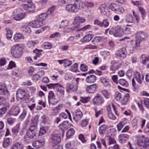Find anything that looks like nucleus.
<instances>
[{"label": "nucleus", "mask_w": 149, "mask_h": 149, "mask_svg": "<svg viewBox=\"0 0 149 149\" xmlns=\"http://www.w3.org/2000/svg\"><path fill=\"white\" fill-rule=\"evenodd\" d=\"M76 28L74 27V26L72 27H66L64 29V32L67 33H72L73 31L76 30Z\"/></svg>", "instance_id": "obj_50"}, {"label": "nucleus", "mask_w": 149, "mask_h": 149, "mask_svg": "<svg viewBox=\"0 0 149 149\" xmlns=\"http://www.w3.org/2000/svg\"><path fill=\"white\" fill-rule=\"evenodd\" d=\"M97 87V85L95 84L88 86L86 88V91L89 93H93L95 92Z\"/></svg>", "instance_id": "obj_16"}, {"label": "nucleus", "mask_w": 149, "mask_h": 149, "mask_svg": "<svg viewBox=\"0 0 149 149\" xmlns=\"http://www.w3.org/2000/svg\"><path fill=\"white\" fill-rule=\"evenodd\" d=\"M38 119L35 116L32 117L31 119L30 127H33L35 129H37V126Z\"/></svg>", "instance_id": "obj_23"}, {"label": "nucleus", "mask_w": 149, "mask_h": 149, "mask_svg": "<svg viewBox=\"0 0 149 149\" xmlns=\"http://www.w3.org/2000/svg\"><path fill=\"white\" fill-rule=\"evenodd\" d=\"M38 43V42L37 40H30L28 42L27 46L29 48L32 49L34 48V46Z\"/></svg>", "instance_id": "obj_33"}, {"label": "nucleus", "mask_w": 149, "mask_h": 149, "mask_svg": "<svg viewBox=\"0 0 149 149\" xmlns=\"http://www.w3.org/2000/svg\"><path fill=\"white\" fill-rule=\"evenodd\" d=\"M137 122L138 119L136 118H134L132 121V125L134 129H136L138 127Z\"/></svg>", "instance_id": "obj_48"}, {"label": "nucleus", "mask_w": 149, "mask_h": 149, "mask_svg": "<svg viewBox=\"0 0 149 149\" xmlns=\"http://www.w3.org/2000/svg\"><path fill=\"white\" fill-rule=\"evenodd\" d=\"M24 146L21 143L17 142L13 144L10 149H24Z\"/></svg>", "instance_id": "obj_25"}, {"label": "nucleus", "mask_w": 149, "mask_h": 149, "mask_svg": "<svg viewBox=\"0 0 149 149\" xmlns=\"http://www.w3.org/2000/svg\"><path fill=\"white\" fill-rule=\"evenodd\" d=\"M77 87L76 86H74L73 83L69 84L67 85V89L66 91L68 92L69 90H71L75 91L77 90Z\"/></svg>", "instance_id": "obj_29"}, {"label": "nucleus", "mask_w": 149, "mask_h": 149, "mask_svg": "<svg viewBox=\"0 0 149 149\" xmlns=\"http://www.w3.org/2000/svg\"><path fill=\"white\" fill-rule=\"evenodd\" d=\"M131 29L129 27H126L123 29V34H129L131 33Z\"/></svg>", "instance_id": "obj_63"}, {"label": "nucleus", "mask_w": 149, "mask_h": 149, "mask_svg": "<svg viewBox=\"0 0 149 149\" xmlns=\"http://www.w3.org/2000/svg\"><path fill=\"white\" fill-rule=\"evenodd\" d=\"M136 42L135 46L133 47V50H137V48L140 47V44L141 40L145 38L146 35L143 31H141L136 33L135 34Z\"/></svg>", "instance_id": "obj_3"}, {"label": "nucleus", "mask_w": 149, "mask_h": 149, "mask_svg": "<svg viewBox=\"0 0 149 149\" xmlns=\"http://www.w3.org/2000/svg\"><path fill=\"white\" fill-rule=\"evenodd\" d=\"M108 144L109 145L114 144L116 143V141L114 138H112L109 136H108Z\"/></svg>", "instance_id": "obj_57"}, {"label": "nucleus", "mask_w": 149, "mask_h": 149, "mask_svg": "<svg viewBox=\"0 0 149 149\" xmlns=\"http://www.w3.org/2000/svg\"><path fill=\"white\" fill-rule=\"evenodd\" d=\"M104 102L103 98L99 93L95 96L93 100V102L94 105H100L103 104Z\"/></svg>", "instance_id": "obj_10"}, {"label": "nucleus", "mask_w": 149, "mask_h": 149, "mask_svg": "<svg viewBox=\"0 0 149 149\" xmlns=\"http://www.w3.org/2000/svg\"><path fill=\"white\" fill-rule=\"evenodd\" d=\"M125 124V123L124 122H121L117 125V127L118 131H121Z\"/></svg>", "instance_id": "obj_60"}, {"label": "nucleus", "mask_w": 149, "mask_h": 149, "mask_svg": "<svg viewBox=\"0 0 149 149\" xmlns=\"http://www.w3.org/2000/svg\"><path fill=\"white\" fill-rule=\"evenodd\" d=\"M129 136L126 133L122 134H120L118 137L119 140L125 141L129 138Z\"/></svg>", "instance_id": "obj_41"}, {"label": "nucleus", "mask_w": 149, "mask_h": 149, "mask_svg": "<svg viewBox=\"0 0 149 149\" xmlns=\"http://www.w3.org/2000/svg\"><path fill=\"white\" fill-rule=\"evenodd\" d=\"M117 57L119 58H124L127 55V51L125 48H122L116 51Z\"/></svg>", "instance_id": "obj_12"}, {"label": "nucleus", "mask_w": 149, "mask_h": 149, "mask_svg": "<svg viewBox=\"0 0 149 149\" xmlns=\"http://www.w3.org/2000/svg\"><path fill=\"white\" fill-rule=\"evenodd\" d=\"M100 81L105 87L108 88L111 87V84L108 79H106L104 77H102L101 78Z\"/></svg>", "instance_id": "obj_26"}, {"label": "nucleus", "mask_w": 149, "mask_h": 149, "mask_svg": "<svg viewBox=\"0 0 149 149\" xmlns=\"http://www.w3.org/2000/svg\"><path fill=\"white\" fill-rule=\"evenodd\" d=\"M110 69L111 70L115 71L117 70L120 67V65L115 61H112L111 62Z\"/></svg>", "instance_id": "obj_18"}, {"label": "nucleus", "mask_w": 149, "mask_h": 149, "mask_svg": "<svg viewBox=\"0 0 149 149\" xmlns=\"http://www.w3.org/2000/svg\"><path fill=\"white\" fill-rule=\"evenodd\" d=\"M24 38V37L22 34L20 33H17L15 34L13 38L15 41L16 42L19 41Z\"/></svg>", "instance_id": "obj_31"}, {"label": "nucleus", "mask_w": 149, "mask_h": 149, "mask_svg": "<svg viewBox=\"0 0 149 149\" xmlns=\"http://www.w3.org/2000/svg\"><path fill=\"white\" fill-rule=\"evenodd\" d=\"M125 19L126 22L127 23H133L134 21V19L131 15L128 14L127 15L125 18Z\"/></svg>", "instance_id": "obj_32"}, {"label": "nucleus", "mask_w": 149, "mask_h": 149, "mask_svg": "<svg viewBox=\"0 0 149 149\" xmlns=\"http://www.w3.org/2000/svg\"><path fill=\"white\" fill-rule=\"evenodd\" d=\"M96 80V76L93 75H90L87 76L86 79V82L88 83H93Z\"/></svg>", "instance_id": "obj_21"}, {"label": "nucleus", "mask_w": 149, "mask_h": 149, "mask_svg": "<svg viewBox=\"0 0 149 149\" xmlns=\"http://www.w3.org/2000/svg\"><path fill=\"white\" fill-rule=\"evenodd\" d=\"M78 65L75 63L72 65L70 68V70L73 72H76L77 71Z\"/></svg>", "instance_id": "obj_55"}, {"label": "nucleus", "mask_w": 149, "mask_h": 149, "mask_svg": "<svg viewBox=\"0 0 149 149\" xmlns=\"http://www.w3.org/2000/svg\"><path fill=\"white\" fill-rule=\"evenodd\" d=\"M83 3L80 0L75 1L73 4L70 3L66 5L65 10L70 12L76 13L79 10L84 8Z\"/></svg>", "instance_id": "obj_1"}, {"label": "nucleus", "mask_w": 149, "mask_h": 149, "mask_svg": "<svg viewBox=\"0 0 149 149\" xmlns=\"http://www.w3.org/2000/svg\"><path fill=\"white\" fill-rule=\"evenodd\" d=\"M117 5L118 4H116L111 3L109 5V9L115 13L116 12Z\"/></svg>", "instance_id": "obj_54"}, {"label": "nucleus", "mask_w": 149, "mask_h": 149, "mask_svg": "<svg viewBox=\"0 0 149 149\" xmlns=\"http://www.w3.org/2000/svg\"><path fill=\"white\" fill-rule=\"evenodd\" d=\"M140 59L143 64H147L149 60V56L146 57L145 54H143L140 57Z\"/></svg>", "instance_id": "obj_34"}, {"label": "nucleus", "mask_w": 149, "mask_h": 149, "mask_svg": "<svg viewBox=\"0 0 149 149\" xmlns=\"http://www.w3.org/2000/svg\"><path fill=\"white\" fill-rule=\"evenodd\" d=\"M20 108L17 106H13L10 110V114L11 115L16 116L20 111Z\"/></svg>", "instance_id": "obj_17"}, {"label": "nucleus", "mask_w": 149, "mask_h": 149, "mask_svg": "<svg viewBox=\"0 0 149 149\" xmlns=\"http://www.w3.org/2000/svg\"><path fill=\"white\" fill-rule=\"evenodd\" d=\"M11 53L15 58H20L22 54V48L19 45H15L11 48Z\"/></svg>", "instance_id": "obj_4"}, {"label": "nucleus", "mask_w": 149, "mask_h": 149, "mask_svg": "<svg viewBox=\"0 0 149 149\" xmlns=\"http://www.w3.org/2000/svg\"><path fill=\"white\" fill-rule=\"evenodd\" d=\"M23 8L24 10L29 12L33 11L34 10V7L33 5L28 4H24Z\"/></svg>", "instance_id": "obj_27"}, {"label": "nucleus", "mask_w": 149, "mask_h": 149, "mask_svg": "<svg viewBox=\"0 0 149 149\" xmlns=\"http://www.w3.org/2000/svg\"><path fill=\"white\" fill-rule=\"evenodd\" d=\"M91 26L89 25L88 24L86 25H85L83 26L82 27L76 29V31L77 32H78L80 31H85L87 30L88 29L91 28Z\"/></svg>", "instance_id": "obj_47"}, {"label": "nucleus", "mask_w": 149, "mask_h": 149, "mask_svg": "<svg viewBox=\"0 0 149 149\" xmlns=\"http://www.w3.org/2000/svg\"><path fill=\"white\" fill-rule=\"evenodd\" d=\"M7 104L6 107L0 109V116L1 117L5 113L7 109L9 108V104L8 103Z\"/></svg>", "instance_id": "obj_36"}, {"label": "nucleus", "mask_w": 149, "mask_h": 149, "mask_svg": "<svg viewBox=\"0 0 149 149\" xmlns=\"http://www.w3.org/2000/svg\"><path fill=\"white\" fill-rule=\"evenodd\" d=\"M144 105L147 108H149V99L148 98H145L143 100Z\"/></svg>", "instance_id": "obj_64"}, {"label": "nucleus", "mask_w": 149, "mask_h": 149, "mask_svg": "<svg viewBox=\"0 0 149 149\" xmlns=\"http://www.w3.org/2000/svg\"><path fill=\"white\" fill-rule=\"evenodd\" d=\"M12 17L13 19L16 21H19L24 18L25 15L24 13H17V10L13 12Z\"/></svg>", "instance_id": "obj_14"}, {"label": "nucleus", "mask_w": 149, "mask_h": 149, "mask_svg": "<svg viewBox=\"0 0 149 149\" xmlns=\"http://www.w3.org/2000/svg\"><path fill=\"white\" fill-rule=\"evenodd\" d=\"M47 17V14L46 13H42L40 14L37 16L38 19L41 20L42 22Z\"/></svg>", "instance_id": "obj_45"}, {"label": "nucleus", "mask_w": 149, "mask_h": 149, "mask_svg": "<svg viewBox=\"0 0 149 149\" xmlns=\"http://www.w3.org/2000/svg\"><path fill=\"white\" fill-rule=\"evenodd\" d=\"M45 142L44 141H41L39 140H36L32 143L33 146L36 148H38L40 147L44 146Z\"/></svg>", "instance_id": "obj_24"}, {"label": "nucleus", "mask_w": 149, "mask_h": 149, "mask_svg": "<svg viewBox=\"0 0 149 149\" xmlns=\"http://www.w3.org/2000/svg\"><path fill=\"white\" fill-rule=\"evenodd\" d=\"M55 89L58 91L60 92V93H62L63 95H64V88L60 84L57 83L56 85V87Z\"/></svg>", "instance_id": "obj_39"}, {"label": "nucleus", "mask_w": 149, "mask_h": 149, "mask_svg": "<svg viewBox=\"0 0 149 149\" xmlns=\"http://www.w3.org/2000/svg\"><path fill=\"white\" fill-rule=\"evenodd\" d=\"M139 9L141 13V17L143 19L145 18V11L144 8L141 7H139Z\"/></svg>", "instance_id": "obj_58"}, {"label": "nucleus", "mask_w": 149, "mask_h": 149, "mask_svg": "<svg viewBox=\"0 0 149 149\" xmlns=\"http://www.w3.org/2000/svg\"><path fill=\"white\" fill-rule=\"evenodd\" d=\"M20 126L19 124H17L12 129V132L15 134H17L19 130Z\"/></svg>", "instance_id": "obj_43"}, {"label": "nucleus", "mask_w": 149, "mask_h": 149, "mask_svg": "<svg viewBox=\"0 0 149 149\" xmlns=\"http://www.w3.org/2000/svg\"><path fill=\"white\" fill-rule=\"evenodd\" d=\"M118 83L121 85L125 87H126L128 86V84L127 82L124 79H119L118 82Z\"/></svg>", "instance_id": "obj_49"}, {"label": "nucleus", "mask_w": 149, "mask_h": 149, "mask_svg": "<svg viewBox=\"0 0 149 149\" xmlns=\"http://www.w3.org/2000/svg\"><path fill=\"white\" fill-rule=\"evenodd\" d=\"M110 34H113L115 37H120L123 35V29L121 27H117L114 30L111 29L109 31Z\"/></svg>", "instance_id": "obj_9"}, {"label": "nucleus", "mask_w": 149, "mask_h": 149, "mask_svg": "<svg viewBox=\"0 0 149 149\" xmlns=\"http://www.w3.org/2000/svg\"><path fill=\"white\" fill-rule=\"evenodd\" d=\"M134 77L132 79V84L133 86L135 85V82L134 80L136 81L139 84L142 83V81L144 79L143 75L141 74L139 72L136 71L134 73Z\"/></svg>", "instance_id": "obj_7"}, {"label": "nucleus", "mask_w": 149, "mask_h": 149, "mask_svg": "<svg viewBox=\"0 0 149 149\" xmlns=\"http://www.w3.org/2000/svg\"><path fill=\"white\" fill-rule=\"evenodd\" d=\"M98 9L101 13L104 15L107 14L108 11V7L107 5L105 4L100 5L98 8Z\"/></svg>", "instance_id": "obj_20"}, {"label": "nucleus", "mask_w": 149, "mask_h": 149, "mask_svg": "<svg viewBox=\"0 0 149 149\" xmlns=\"http://www.w3.org/2000/svg\"><path fill=\"white\" fill-rule=\"evenodd\" d=\"M22 28L23 29V30L26 33H30L31 32L30 28L27 25H23L22 26Z\"/></svg>", "instance_id": "obj_53"}, {"label": "nucleus", "mask_w": 149, "mask_h": 149, "mask_svg": "<svg viewBox=\"0 0 149 149\" xmlns=\"http://www.w3.org/2000/svg\"><path fill=\"white\" fill-rule=\"evenodd\" d=\"M83 116L82 112L80 111H77L76 112L75 116L73 117V119L76 123H77L78 121L80 120Z\"/></svg>", "instance_id": "obj_22"}, {"label": "nucleus", "mask_w": 149, "mask_h": 149, "mask_svg": "<svg viewBox=\"0 0 149 149\" xmlns=\"http://www.w3.org/2000/svg\"><path fill=\"white\" fill-rule=\"evenodd\" d=\"M48 130V127L47 126H43L40 127V130L39 131V134H38L40 136L45 134Z\"/></svg>", "instance_id": "obj_38"}, {"label": "nucleus", "mask_w": 149, "mask_h": 149, "mask_svg": "<svg viewBox=\"0 0 149 149\" xmlns=\"http://www.w3.org/2000/svg\"><path fill=\"white\" fill-rule=\"evenodd\" d=\"M42 51V50L41 49H36L34 50L33 51V52L35 53L36 56L34 57V60H36L37 59V57H40V56L42 55V54L41 52Z\"/></svg>", "instance_id": "obj_37"}, {"label": "nucleus", "mask_w": 149, "mask_h": 149, "mask_svg": "<svg viewBox=\"0 0 149 149\" xmlns=\"http://www.w3.org/2000/svg\"><path fill=\"white\" fill-rule=\"evenodd\" d=\"M129 98L130 95L129 94L126 93L125 94L121 101V104L122 105H125Z\"/></svg>", "instance_id": "obj_35"}, {"label": "nucleus", "mask_w": 149, "mask_h": 149, "mask_svg": "<svg viewBox=\"0 0 149 149\" xmlns=\"http://www.w3.org/2000/svg\"><path fill=\"white\" fill-rule=\"evenodd\" d=\"M86 21V19L84 18L78 16L75 18L73 24L74 25V27L77 28L79 26V23H84Z\"/></svg>", "instance_id": "obj_11"}, {"label": "nucleus", "mask_w": 149, "mask_h": 149, "mask_svg": "<svg viewBox=\"0 0 149 149\" xmlns=\"http://www.w3.org/2000/svg\"><path fill=\"white\" fill-rule=\"evenodd\" d=\"M10 143V139L7 138L4 139L3 141V146L4 148H6L8 147Z\"/></svg>", "instance_id": "obj_46"}, {"label": "nucleus", "mask_w": 149, "mask_h": 149, "mask_svg": "<svg viewBox=\"0 0 149 149\" xmlns=\"http://www.w3.org/2000/svg\"><path fill=\"white\" fill-rule=\"evenodd\" d=\"M93 37V35L92 34H87L81 40V41L82 42H89L91 40Z\"/></svg>", "instance_id": "obj_28"}, {"label": "nucleus", "mask_w": 149, "mask_h": 149, "mask_svg": "<svg viewBox=\"0 0 149 149\" xmlns=\"http://www.w3.org/2000/svg\"><path fill=\"white\" fill-rule=\"evenodd\" d=\"M75 132V130L73 128H70L67 132L66 133V136L68 138H69L70 137L74 135Z\"/></svg>", "instance_id": "obj_40"}, {"label": "nucleus", "mask_w": 149, "mask_h": 149, "mask_svg": "<svg viewBox=\"0 0 149 149\" xmlns=\"http://www.w3.org/2000/svg\"><path fill=\"white\" fill-rule=\"evenodd\" d=\"M69 22L67 20H63L62 21L60 25V29H65L69 25Z\"/></svg>", "instance_id": "obj_42"}, {"label": "nucleus", "mask_w": 149, "mask_h": 149, "mask_svg": "<svg viewBox=\"0 0 149 149\" xmlns=\"http://www.w3.org/2000/svg\"><path fill=\"white\" fill-rule=\"evenodd\" d=\"M44 24L42 22V20L37 19V20H34L29 23V25L35 28H39L42 26Z\"/></svg>", "instance_id": "obj_13"}, {"label": "nucleus", "mask_w": 149, "mask_h": 149, "mask_svg": "<svg viewBox=\"0 0 149 149\" xmlns=\"http://www.w3.org/2000/svg\"><path fill=\"white\" fill-rule=\"evenodd\" d=\"M70 126V123H69L68 121H64L59 125V128L61 129L63 132V133H64L65 130H67Z\"/></svg>", "instance_id": "obj_15"}, {"label": "nucleus", "mask_w": 149, "mask_h": 149, "mask_svg": "<svg viewBox=\"0 0 149 149\" xmlns=\"http://www.w3.org/2000/svg\"><path fill=\"white\" fill-rule=\"evenodd\" d=\"M80 70L83 72H86L87 71L88 69V67L84 64H82L81 65L80 67Z\"/></svg>", "instance_id": "obj_56"}, {"label": "nucleus", "mask_w": 149, "mask_h": 149, "mask_svg": "<svg viewBox=\"0 0 149 149\" xmlns=\"http://www.w3.org/2000/svg\"><path fill=\"white\" fill-rule=\"evenodd\" d=\"M0 93L6 96L9 95V93L6 86L2 84H0Z\"/></svg>", "instance_id": "obj_19"}, {"label": "nucleus", "mask_w": 149, "mask_h": 149, "mask_svg": "<svg viewBox=\"0 0 149 149\" xmlns=\"http://www.w3.org/2000/svg\"><path fill=\"white\" fill-rule=\"evenodd\" d=\"M104 60L109 59L111 58V54L108 51H104L102 52Z\"/></svg>", "instance_id": "obj_51"}, {"label": "nucleus", "mask_w": 149, "mask_h": 149, "mask_svg": "<svg viewBox=\"0 0 149 149\" xmlns=\"http://www.w3.org/2000/svg\"><path fill=\"white\" fill-rule=\"evenodd\" d=\"M124 12L123 7L119 5H118L115 13L120 14H122Z\"/></svg>", "instance_id": "obj_44"}, {"label": "nucleus", "mask_w": 149, "mask_h": 149, "mask_svg": "<svg viewBox=\"0 0 149 149\" xmlns=\"http://www.w3.org/2000/svg\"><path fill=\"white\" fill-rule=\"evenodd\" d=\"M36 130L33 129L32 127H30L25 135L24 141L29 143L31 141L32 139L35 138L37 136H38V131H37Z\"/></svg>", "instance_id": "obj_2"}, {"label": "nucleus", "mask_w": 149, "mask_h": 149, "mask_svg": "<svg viewBox=\"0 0 149 149\" xmlns=\"http://www.w3.org/2000/svg\"><path fill=\"white\" fill-rule=\"evenodd\" d=\"M137 144L143 148H146L149 146V139L147 137L145 138L144 135L140 136L138 139Z\"/></svg>", "instance_id": "obj_6"}, {"label": "nucleus", "mask_w": 149, "mask_h": 149, "mask_svg": "<svg viewBox=\"0 0 149 149\" xmlns=\"http://www.w3.org/2000/svg\"><path fill=\"white\" fill-rule=\"evenodd\" d=\"M90 99V97H81L80 101L83 103H86L88 102Z\"/></svg>", "instance_id": "obj_59"}, {"label": "nucleus", "mask_w": 149, "mask_h": 149, "mask_svg": "<svg viewBox=\"0 0 149 149\" xmlns=\"http://www.w3.org/2000/svg\"><path fill=\"white\" fill-rule=\"evenodd\" d=\"M16 97L18 100H20L22 99L25 100H28L30 96L26 94L25 90L22 89H19L17 91Z\"/></svg>", "instance_id": "obj_5"}, {"label": "nucleus", "mask_w": 149, "mask_h": 149, "mask_svg": "<svg viewBox=\"0 0 149 149\" xmlns=\"http://www.w3.org/2000/svg\"><path fill=\"white\" fill-rule=\"evenodd\" d=\"M100 93L103 95L104 97L107 99L109 98L110 95L108 91L106 90H101Z\"/></svg>", "instance_id": "obj_52"}, {"label": "nucleus", "mask_w": 149, "mask_h": 149, "mask_svg": "<svg viewBox=\"0 0 149 149\" xmlns=\"http://www.w3.org/2000/svg\"><path fill=\"white\" fill-rule=\"evenodd\" d=\"M61 141V138L59 135L56 134H52L49 139V141L52 146H56Z\"/></svg>", "instance_id": "obj_8"}, {"label": "nucleus", "mask_w": 149, "mask_h": 149, "mask_svg": "<svg viewBox=\"0 0 149 149\" xmlns=\"http://www.w3.org/2000/svg\"><path fill=\"white\" fill-rule=\"evenodd\" d=\"M107 129V126L105 124L101 126L99 128V134L101 136H103Z\"/></svg>", "instance_id": "obj_30"}, {"label": "nucleus", "mask_w": 149, "mask_h": 149, "mask_svg": "<svg viewBox=\"0 0 149 149\" xmlns=\"http://www.w3.org/2000/svg\"><path fill=\"white\" fill-rule=\"evenodd\" d=\"M101 40V38L100 36L96 37L94 38L92 40V42L94 44H96L100 42Z\"/></svg>", "instance_id": "obj_62"}, {"label": "nucleus", "mask_w": 149, "mask_h": 149, "mask_svg": "<svg viewBox=\"0 0 149 149\" xmlns=\"http://www.w3.org/2000/svg\"><path fill=\"white\" fill-rule=\"evenodd\" d=\"M55 7L53 6L51 7L47 10V15L52 14L55 9Z\"/></svg>", "instance_id": "obj_61"}]
</instances>
